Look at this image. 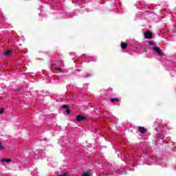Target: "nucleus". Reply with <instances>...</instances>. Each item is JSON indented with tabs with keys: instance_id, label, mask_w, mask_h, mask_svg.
<instances>
[{
	"instance_id": "obj_19",
	"label": "nucleus",
	"mask_w": 176,
	"mask_h": 176,
	"mask_svg": "<svg viewBox=\"0 0 176 176\" xmlns=\"http://www.w3.org/2000/svg\"><path fill=\"white\" fill-rule=\"evenodd\" d=\"M61 64H64V60H61Z\"/></svg>"
},
{
	"instance_id": "obj_6",
	"label": "nucleus",
	"mask_w": 176,
	"mask_h": 176,
	"mask_svg": "<svg viewBox=\"0 0 176 176\" xmlns=\"http://www.w3.org/2000/svg\"><path fill=\"white\" fill-rule=\"evenodd\" d=\"M2 163H10L12 162V160L10 158H4L1 160Z\"/></svg>"
},
{
	"instance_id": "obj_17",
	"label": "nucleus",
	"mask_w": 176,
	"mask_h": 176,
	"mask_svg": "<svg viewBox=\"0 0 176 176\" xmlns=\"http://www.w3.org/2000/svg\"><path fill=\"white\" fill-rule=\"evenodd\" d=\"M59 176H67V173H63V174H62V175H60Z\"/></svg>"
},
{
	"instance_id": "obj_8",
	"label": "nucleus",
	"mask_w": 176,
	"mask_h": 176,
	"mask_svg": "<svg viewBox=\"0 0 176 176\" xmlns=\"http://www.w3.org/2000/svg\"><path fill=\"white\" fill-rule=\"evenodd\" d=\"M82 176H91V170H87Z\"/></svg>"
},
{
	"instance_id": "obj_18",
	"label": "nucleus",
	"mask_w": 176,
	"mask_h": 176,
	"mask_svg": "<svg viewBox=\"0 0 176 176\" xmlns=\"http://www.w3.org/2000/svg\"><path fill=\"white\" fill-rule=\"evenodd\" d=\"M52 67H56V64H52Z\"/></svg>"
},
{
	"instance_id": "obj_9",
	"label": "nucleus",
	"mask_w": 176,
	"mask_h": 176,
	"mask_svg": "<svg viewBox=\"0 0 176 176\" xmlns=\"http://www.w3.org/2000/svg\"><path fill=\"white\" fill-rule=\"evenodd\" d=\"M110 100L111 102H119V99L118 98H111Z\"/></svg>"
},
{
	"instance_id": "obj_5",
	"label": "nucleus",
	"mask_w": 176,
	"mask_h": 176,
	"mask_svg": "<svg viewBox=\"0 0 176 176\" xmlns=\"http://www.w3.org/2000/svg\"><path fill=\"white\" fill-rule=\"evenodd\" d=\"M139 131L142 133V134H145V133H146V129H145L144 126H140Z\"/></svg>"
},
{
	"instance_id": "obj_16",
	"label": "nucleus",
	"mask_w": 176,
	"mask_h": 176,
	"mask_svg": "<svg viewBox=\"0 0 176 176\" xmlns=\"http://www.w3.org/2000/svg\"><path fill=\"white\" fill-rule=\"evenodd\" d=\"M91 74H87L86 76H85V78H91Z\"/></svg>"
},
{
	"instance_id": "obj_1",
	"label": "nucleus",
	"mask_w": 176,
	"mask_h": 176,
	"mask_svg": "<svg viewBox=\"0 0 176 176\" xmlns=\"http://www.w3.org/2000/svg\"><path fill=\"white\" fill-rule=\"evenodd\" d=\"M144 38H146V39H152V38H153V35L151 32H146L144 33Z\"/></svg>"
},
{
	"instance_id": "obj_15",
	"label": "nucleus",
	"mask_w": 176,
	"mask_h": 176,
	"mask_svg": "<svg viewBox=\"0 0 176 176\" xmlns=\"http://www.w3.org/2000/svg\"><path fill=\"white\" fill-rule=\"evenodd\" d=\"M148 45H151V46H153V45H155V43L152 41L148 42Z\"/></svg>"
},
{
	"instance_id": "obj_7",
	"label": "nucleus",
	"mask_w": 176,
	"mask_h": 176,
	"mask_svg": "<svg viewBox=\"0 0 176 176\" xmlns=\"http://www.w3.org/2000/svg\"><path fill=\"white\" fill-rule=\"evenodd\" d=\"M121 49H122V50L127 49V43L121 42Z\"/></svg>"
},
{
	"instance_id": "obj_13",
	"label": "nucleus",
	"mask_w": 176,
	"mask_h": 176,
	"mask_svg": "<svg viewBox=\"0 0 176 176\" xmlns=\"http://www.w3.org/2000/svg\"><path fill=\"white\" fill-rule=\"evenodd\" d=\"M2 149H4L3 146L2 145V142L0 141V151H2Z\"/></svg>"
},
{
	"instance_id": "obj_2",
	"label": "nucleus",
	"mask_w": 176,
	"mask_h": 176,
	"mask_svg": "<svg viewBox=\"0 0 176 176\" xmlns=\"http://www.w3.org/2000/svg\"><path fill=\"white\" fill-rule=\"evenodd\" d=\"M152 50L157 52L158 56H163V53H162V50H160V48H159V47H153Z\"/></svg>"
},
{
	"instance_id": "obj_4",
	"label": "nucleus",
	"mask_w": 176,
	"mask_h": 176,
	"mask_svg": "<svg viewBox=\"0 0 176 176\" xmlns=\"http://www.w3.org/2000/svg\"><path fill=\"white\" fill-rule=\"evenodd\" d=\"M12 53H13V51L12 50H8L4 52V56H6V57H9L10 56H12Z\"/></svg>"
},
{
	"instance_id": "obj_10",
	"label": "nucleus",
	"mask_w": 176,
	"mask_h": 176,
	"mask_svg": "<svg viewBox=\"0 0 176 176\" xmlns=\"http://www.w3.org/2000/svg\"><path fill=\"white\" fill-rule=\"evenodd\" d=\"M55 69H56V71H58L59 72H64V71H63V69L60 67H55Z\"/></svg>"
},
{
	"instance_id": "obj_11",
	"label": "nucleus",
	"mask_w": 176,
	"mask_h": 176,
	"mask_svg": "<svg viewBox=\"0 0 176 176\" xmlns=\"http://www.w3.org/2000/svg\"><path fill=\"white\" fill-rule=\"evenodd\" d=\"M5 112V109L4 108H0V115H2Z\"/></svg>"
},
{
	"instance_id": "obj_20",
	"label": "nucleus",
	"mask_w": 176,
	"mask_h": 176,
	"mask_svg": "<svg viewBox=\"0 0 176 176\" xmlns=\"http://www.w3.org/2000/svg\"><path fill=\"white\" fill-rule=\"evenodd\" d=\"M144 53H148V51H146H146H144Z\"/></svg>"
},
{
	"instance_id": "obj_3",
	"label": "nucleus",
	"mask_w": 176,
	"mask_h": 176,
	"mask_svg": "<svg viewBox=\"0 0 176 176\" xmlns=\"http://www.w3.org/2000/svg\"><path fill=\"white\" fill-rule=\"evenodd\" d=\"M86 120V117L82 116H78L76 118V122H85Z\"/></svg>"
},
{
	"instance_id": "obj_12",
	"label": "nucleus",
	"mask_w": 176,
	"mask_h": 176,
	"mask_svg": "<svg viewBox=\"0 0 176 176\" xmlns=\"http://www.w3.org/2000/svg\"><path fill=\"white\" fill-rule=\"evenodd\" d=\"M62 108H63V109H68V104H63L62 106Z\"/></svg>"
},
{
	"instance_id": "obj_14",
	"label": "nucleus",
	"mask_w": 176,
	"mask_h": 176,
	"mask_svg": "<svg viewBox=\"0 0 176 176\" xmlns=\"http://www.w3.org/2000/svg\"><path fill=\"white\" fill-rule=\"evenodd\" d=\"M66 112H67L68 114L71 113V109H69V108L66 109Z\"/></svg>"
}]
</instances>
